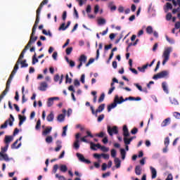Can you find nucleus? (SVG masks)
<instances>
[{
    "mask_svg": "<svg viewBox=\"0 0 180 180\" xmlns=\"http://www.w3.org/2000/svg\"><path fill=\"white\" fill-rule=\"evenodd\" d=\"M29 49L30 47L26 49V46H25V49H22L21 54L19 56L18 60L17 63H15L14 69L13 70L11 74H10L8 82H6V89L3 91L4 94H7V93L9 91V87L11 86V81L13 79L14 75H16L17 71L18 70V65H20V63L21 64V68H26L29 66V64L26 63V60H21L24 58V55L26 53L27 50H28Z\"/></svg>",
    "mask_w": 180,
    "mask_h": 180,
    "instance_id": "obj_1",
    "label": "nucleus"
},
{
    "mask_svg": "<svg viewBox=\"0 0 180 180\" xmlns=\"http://www.w3.org/2000/svg\"><path fill=\"white\" fill-rule=\"evenodd\" d=\"M47 3H49V0H44L42 3L40 4L39 7H38L37 10V18L35 19L34 25L33 26V28L32 29V33L30 34V41H28L27 46H25V51H26L27 49L30 48L31 46L33 44H34L37 40V37H34V35L36 34L37 25H39V15H40V13L41 12L43 6L47 4Z\"/></svg>",
    "mask_w": 180,
    "mask_h": 180,
    "instance_id": "obj_2",
    "label": "nucleus"
},
{
    "mask_svg": "<svg viewBox=\"0 0 180 180\" xmlns=\"http://www.w3.org/2000/svg\"><path fill=\"white\" fill-rule=\"evenodd\" d=\"M172 51V47H167L166 49H165L163 52V55L162 56L163 57V62H162V65H165L167 62L169 60V56L170 53Z\"/></svg>",
    "mask_w": 180,
    "mask_h": 180,
    "instance_id": "obj_3",
    "label": "nucleus"
},
{
    "mask_svg": "<svg viewBox=\"0 0 180 180\" xmlns=\"http://www.w3.org/2000/svg\"><path fill=\"white\" fill-rule=\"evenodd\" d=\"M14 121H15V119H14L13 115L10 114L8 120H6L5 123H4V124L0 126V129H4L7 128L8 127V124H9L10 127L13 126Z\"/></svg>",
    "mask_w": 180,
    "mask_h": 180,
    "instance_id": "obj_4",
    "label": "nucleus"
},
{
    "mask_svg": "<svg viewBox=\"0 0 180 180\" xmlns=\"http://www.w3.org/2000/svg\"><path fill=\"white\" fill-rule=\"evenodd\" d=\"M58 167H59L60 172H62L63 173H65L68 170V167H67L66 165H60L59 167H58V165H53V174L56 173V172L58 169Z\"/></svg>",
    "mask_w": 180,
    "mask_h": 180,
    "instance_id": "obj_5",
    "label": "nucleus"
},
{
    "mask_svg": "<svg viewBox=\"0 0 180 180\" xmlns=\"http://www.w3.org/2000/svg\"><path fill=\"white\" fill-rule=\"evenodd\" d=\"M169 75V72L164 70L160 72V73H158L153 76V79L158 80L159 79L165 78L167 76Z\"/></svg>",
    "mask_w": 180,
    "mask_h": 180,
    "instance_id": "obj_6",
    "label": "nucleus"
},
{
    "mask_svg": "<svg viewBox=\"0 0 180 180\" xmlns=\"http://www.w3.org/2000/svg\"><path fill=\"white\" fill-rule=\"evenodd\" d=\"M172 4L174 7L179 6L172 10V13L176 14V13H180V0H172Z\"/></svg>",
    "mask_w": 180,
    "mask_h": 180,
    "instance_id": "obj_7",
    "label": "nucleus"
},
{
    "mask_svg": "<svg viewBox=\"0 0 180 180\" xmlns=\"http://www.w3.org/2000/svg\"><path fill=\"white\" fill-rule=\"evenodd\" d=\"M118 127L117 126H114L112 128H111L110 126H108V134L110 136H112V134H118Z\"/></svg>",
    "mask_w": 180,
    "mask_h": 180,
    "instance_id": "obj_8",
    "label": "nucleus"
},
{
    "mask_svg": "<svg viewBox=\"0 0 180 180\" xmlns=\"http://www.w3.org/2000/svg\"><path fill=\"white\" fill-rule=\"evenodd\" d=\"M81 134L77 133L75 135V141L73 143V148H75V150H79L80 145H79V138H80Z\"/></svg>",
    "mask_w": 180,
    "mask_h": 180,
    "instance_id": "obj_9",
    "label": "nucleus"
},
{
    "mask_svg": "<svg viewBox=\"0 0 180 180\" xmlns=\"http://www.w3.org/2000/svg\"><path fill=\"white\" fill-rule=\"evenodd\" d=\"M86 134H87V135H85L84 137L81 138V141L88 143L89 142L86 139L87 137L94 138V136H93L92 133H91L90 131H86Z\"/></svg>",
    "mask_w": 180,
    "mask_h": 180,
    "instance_id": "obj_10",
    "label": "nucleus"
},
{
    "mask_svg": "<svg viewBox=\"0 0 180 180\" xmlns=\"http://www.w3.org/2000/svg\"><path fill=\"white\" fill-rule=\"evenodd\" d=\"M76 156L78 158V159H79V160H80V162H84L86 164H91V161L86 160L83 155L77 153H76Z\"/></svg>",
    "mask_w": 180,
    "mask_h": 180,
    "instance_id": "obj_11",
    "label": "nucleus"
},
{
    "mask_svg": "<svg viewBox=\"0 0 180 180\" xmlns=\"http://www.w3.org/2000/svg\"><path fill=\"white\" fill-rule=\"evenodd\" d=\"M117 104H119V103L117 102V98L114 99L113 103L108 105V112H110L113 108H116V106H117Z\"/></svg>",
    "mask_w": 180,
    "mask_h": 180,
    "instance_id": "obj_12",
    "label": "nucleus"
},
{
    "mask_svg": "<svg viewBox=\"0 0 180 180\" xmlns=\"http://www.w3.org/2000/svg\"><path fill=\"white\" fill-rule=\"evenodd\" d=\"M116 99H117V102H118L119 104H122L125 101H130V98H129V97L126 98H123L122 96H120V98H119L118 95H116L115 97L114 98V100H116Z\"/></svg>",
    "mask_w": 180,
    "mask_h": 180,
    "instance_id": "obj_13",
    "label": "nucleus"
},
{
    "mask_svg": "<svg viewBox=\"0 0 180 180\" xmlns=\"http://www.w3.org/2000/svg\"><path fill=\"white\" fill-rule=\"evenodd\" d=\"M54 101H59V98L58 97H53V98H48L47 107L51 108L54 104Z\"/></svg>",
    "mask_w": 180,
    "mask_h": 180,
    "instance_id": "obj_14",
    "label": "nucleus"
},
{
    "mask_svg": "<svg viewBox=\"0 0 180 180\" xmlns=\"http://www.w3.org/2000/svg\"><path fill=\"white\" fill-rule=\"evenodd\" d=\"M12 158H9L7 154L0 153V161L9 162Z\"/></svg>",
    "mask_w": 180,
    "mask_h": 180,
    "instance_id": "obj_15",
    "label": "nucleus"
},
{
    "mask_svg": "<svg viewBox=\"0 0 180 180\" xmlns=\"http://www.w3.org/2000/svg\"><path fill=\"white\" fill-rule=\"evenodd\" d=\"M150 172H151V179H155L157 177V170L155 169V168L150 167Z\"/></svg>",
    "mask_w": 180,
    "mask_h": 180,
    "instance_id": "obj_16",
    "label": "nucleus"
},
{
    "mask_svg": "<svg viewBox=\"0 0 180 180\" xmlns=\"http://www.w3.org/2000/svg\"><path fill=\"white\" fill-rule=\"evenodd\" d=\"M47 88V84L46 82H43L42 83L40 84V86L39 88V91H46Z\"/></svg>",
    "mask_w": 180,
    "mask_h": 180,
    "instance_id": "obj_17",
    "label": "nucleus"
},
{
    "mask_svg": "<svg viewBox=\"0 0 180 180\" xmlns=\"http://www.w3.org/2000/svg\"><path fill=\"white\" fill-rule=\"evenodd\" d=\"M170 124V118H166L164 120L163 122L161 123V127H166Z\"/></svg>",
    "mask_w": 180,
    "mask_h": 180,
    "instance_id": "obj_18",
    "label": "nucleus"
},
{
    "mask_svg": "<svg viewBox=\"0 0 180 180\" xmlns=\"http://www.w3.org/2000/svg\"><path fill=\"white\" fill-rule=\"evenodd\" d=\"M46 120L48 122H52L54 120V113L51 112L49 115H47Z\"/></svg>",
    "mask_w": 180,
    "mask_h": 180,
    "instance_id": "obj_19",
    "label": "nucleus"
},
{
    "mask_svg": "<svg viewBox=\"0 0 180 180\" xmlns=\"http://www.w3.org/2000/svg\"><path fill=\"white\" fill-rule=\"evenodd\" d=\"M13 141V137L11 136H5V143L6 145H9L11 142Z\"/></svg>",
    "mask_w": 180,
    "mask_h": 180,
    "instance_id": "obj_20",
    "label": "nucleus"
},
{
    "mask_svg": "<svg viewBox=\"0 0 180 180\" xmlns=\"http://www.w3.org/2000/svg\"><path fill=\"white\" fill-rule=\"evenodd\" d=\"M56 148H55L56 152H59L60 150L62 148V141H56Z\"/></svg>",
    "mask_w": 180,
    "mask_h": 180,
    "instance_id": "obj_21",
    "label": "nucleus"
},
{
    "mask_svg": "<svg viewBox=\"0 0 180 180\" xmlns=\"http://www.w3.org/2000/svg\"><path fill=\"white\" fill-rule=\"evenodd\" d=\"M114 163L115 164L117 169H119L121 167V160H120L119 158H115L114 159Z\"/></svg>",
    "mask_w": 180,
    "mask_h": 180,
    "instance_id": "obj_22",
    "label": "nucleus"
},
{
    "mask_svg": "<svg viewBox=\"0 0 180 180\" xmlns=\"http://www.w3.org/2000/svg\"><path fill=\"white\" fill-rule=\"evenodd\" d=\"M18 142V140L15 141V143L11 145L12 150L20 148V147L21 146V143H19L18 145L17 146Z\"/></svg>",
    "mask_w": 180,
    "mask_h": 180,
    "instance_id": "obj_23",
    "label": "nucleus"
},
{
    "mask_svg": "<svg viewBox=\"0 0 180 180\" xmlns=\"http://www.w3.org/2000/svg\"><path fill=\"white\" fill-rule=\"evenodd\" d=\"M105 103H102L100 105H98V108L96 109V113L97 112H102L103 110H105Z\"/></svg>",
    "mask_w": 180,
    "mask_h": 180,
    "instance_id": "obj_24",
    "label": "nucleus"
},
{
    "mask_svg": "<svg viewBox=\"0 0 180 180\" xmlns=\"http://www.w3.org/2000/svg\"><path fill=\"white\" fill-rule=\"evenodd\" d=\"M162 89H163V91L165 93H166L167 94H169V89H168V87L167 86L166 82H162Z\"/></svg>",
    "mask_w": 180,
    "mask_h": 180,
    "instance_id": "obj_25",
    "label": "nucleus"
},
{
    "mask_svg": "<svg viewBox=\"0 0 180 180\" xmlns=\"http://www.w3.org/2000/svg\"><path fill=\"white\" fill-rule=\"evenodd\" d=\"M52 127H48L43 131L42 134L43 136H46L47 134H49L51 132Z\"/></svg>",
    "mask_w": 180,
    "mask_h": 180,
    "instance_id": "obj_26",
    "label": "nucleus"
},
{
    "mask_svg": "<svg viewBox=\"0 0 180 180\" xmlns=\"http://www.w3.org/2000/svg\"><path fill=\"white\" fill-rule=\"evenodd\" d=\"M135 174L138 176L141 174V167L140 165H136L135 167Z\"/></svg>",
    "mask_w": 180,
    "mask_h": 180,
    "instance_id": "obj_27",
    "label": "nucleus"
},
{
    "mask_svg": "<svg viewBox=\"0 0 180 180\" xmlns=\"http://www.w3.org/2000/svg\"><path fill=\"white\" fill-rule=\"evenodd\" d=\"M87 57L85 56L84 54L81 55L80 58H79V61L80 63H86Z\"/></svg>",
    "mask_w": 180,
    "mask_h": 180,
    "instance_id": "obj_28",
    "label": "nucleus"
},
{
    "mask_svg": "<svg viewBox=\"0 0 180 180\" xmlns=\"http://www.w3.org/2000/svg\"><path fill=\"white\" fill-rule=\"evenodd\" d=\"M110 89H109V91H108V95H110L112 94V93L113 92V91L115 90V84H113V82L110 83Z\"/></svg>",
    "mask_w": 180,
    "mask_h": 180,
    "instance_id": "obj_29",
    "label": "nucleus"
},
{
    "mask_svg": "<svg viewBox=\"0 0 180 180\" xmlns=\"http://www.w3.org/2000/svg\"><path fill=\"white\" fill-rule=\"evenodd\" d=\"M123 141H124V144H125L126 146H128L131 144V139L124 137Z\"/></svg>",
    "mask_w": 180,
    "mask_h": 180,
    "instance_id": "obj_30",
    "label": "nucleus"
},
{
    "mask_svg": "<svg viewBox=\"0 0 180 180\" xmlns=\"http://www.w3.org/2000/svg\"><path fill=\"white\" fill-rule=\"evenodd\" d=\"M105 23H106V20H105V18L98 19V25H103Z\"/></svg>",
    "mask_w": 180,
    "mask_h": 180,
    "instance_id": "obj_31",
    "label": "nucleus"
},
{
    "mask_svg": "<svg viewBox=\"0 0 180 180\" xmlns=\"http://www.w3.org/2000/svg\"><path fill=\"white\" fill-rule=\"evenodd\" d=\"M40 127H41V121L39 119L37 122V125H35V130H39Z\"/></svg>",
    "mask_w": 180,
    "mask_h": 180,
    "instance_id": "obj_32",
    "label": "nucleus"
},
{
    "mask_svg": "<svg viewBox=\"0 0 180 180\" xmlns=\"http://www.w3.org/2000/svg\"><path fill=\"white\" fill-rule=\"evenodd\" d=\"M105 95L104 93L101 94L100 96V98H98V103H102L105 100Z\"/></svg>",
    "mask_w": 180,
    "mask_h": 180,
    "instance_id": "obj_33",
    "label": "nucleus"
},
{
    "mask_svg": "<svg viewBox=\"0 0 180 180\" xmlns=\"http://www.w3.org/2000/svg\"><path fill=\"white\" fill-rule=\"evenodd\" d=\"M65 120V115L63 114H60L58 117H57V120H58L60 122H63Z\"/></svg>",
    "mask_w": 180,
    "mask_h": 180,
    "instance_id": "obj_34",
    "label": "nucleus"
},
{
    "mask_svg": "<svg viewBox=\"0 0 180 180\" xmlns=\"http://www.w3.org/2000/svg\"><path fill=\"white\" fill-rule=\"evenodd\" d=\"M165 37H166L167 41L169 42L170 44H173L175 43L174 39L172 38H169L168 35H166Z\"/></svg>",
    "mask_w": 180,
    "mask_h": 180,
    "instance_id": "obj_35",
    "label": "nucleus"
},
{
    "mask_svg": "<svg viewBox=\"0 0 180 180\" xmlns=\"http://www.w3.org/2000/svg\"><path fill=\"white\" fill-rule=\"evenodd\" d=\"M155 63V59H153V60H152V62L150 63V64H146L144 65L143 66H142V68L146 70L148 67H151L153 65V64Z\"/></svg>",
    "mask_w": 180,
    "mask_h": 180,
    "instance_id": "obj_36",
    "label": "nucleus"
},
{
    "mask_svg": "<svg viewBox=\"0 0 180 180\" xmlns=\"http://www.w3.org/2000/svg\"><path fill=\"white\" fill-rule=\"evenodd\" d=\"M120 155H122V160H124L125 159L126 151H125L124 149H123V148L120 149Z\"/></svg>",
    "mask_w": 180,
    "mask_h": 180,
    "instance_id": "obj_37",
    "label": "nucleus"
},
{
    "mask_svg": "<svg viewBox=\"0 0 180 180\" xmlns=\"http://www.w3.org/2000/svg\"><path fill=\"white\" fill-rule=\"evenodd\" d=\"M67 131H68V125H65L63 128V133H62L63 137H65V136H67Z\"/></svg>",
    "mask_w": 180,
    "mask_h": 180,
    "instance_id": "obj_38",
    "label": "nucleus"
},
{
    "mask_svg": "<svg viewBox=\"0 0 180 180\" xmlns=\"http://www.w3.org/2000/svg\"><path fill=\"white\" fill-rule=\"evenodd\" d=\"M37 63H39V59L36 58V53H34L32 60V64L34 65Z\"/></svg>",
    "mask_w": 180,
    "mask_h": 180,
    "instance_id": "obj_39",
    "label": "nucleus"
},
{
    "mask_svg": "<svg viewBox=\"0 0 180 180\" xmlns=\"http://www.w3.org/2000/svg\"><path fill=\"white\" fill-rule=\"evenodd\" d=\"M68 28V27L65 26V23L63 22L60 26L59 27V30L65 31Z\"/></svg>",
    "mask_w": 180,
    "mask_h": 180,
    "instance_id": "obj_40",
    "label": "nucleus"
},
{
    "mask_svg": "<svg viewBox=\"0 0 180 180\" xmlns=\"http://www.w3.org/2000/svg\"><path fill=\"white\" fill-rule=\"evenodd\" d=\"M103 119H105V115L101 114V115H98V118H97V122H101Z\"/></svg>",
    "mask_w": 180,
    "mask_h": 180,
    "instance_id": "obj_41",
    "label": "nucleus"
},
{
    "mask_svg": "<svg viewBox=\"0 0 180 180\" xmlns=\"http://www.w3.org/2000/svg\"><path fill=\"white\" fill-rule=\"evenodd\" d=\"M146 31L147 33L149 34H153V27H151V26L147 27V29L146 30Z\"/></svg>",
    "mask_w": 180,
    "mask_h": 180,
    "instance_id": "obj_42",
    "label": "nucleus"
},
{
    "mask_svg": "<svg viewBox=\"0 0 180 180\" xmlns=\"http://www.w3.org/2000/svg\"><path fill=\"white\" fill-rule=\"evenodd\" d=\"M53 141V138L51 136H48L46 138V142L47 143H51Z\"/></svg>",
    "mask_w": 180,
    "mask_h": 180,
    "instance_id": "obj_43",
    "label": "nucleus"
},
{
    "mask_svg": "<svg viewBox=\"0 0 180 180\" xmlns=\"http://www.w3.org/2000/svg\"><path fill=\"white\" fill-rule=\"evenodd\" d=\"M170 103L172 105H179V102L176 98H170Z\"/></svg>",
    "mask_w": 180,
    "mask_h": 180,
    "instance_id": "obj_44",
    "label": "nucleus"
},
{
    "mask_svg": "<svg viewBox=\"0 0 180 180\" xmlns=\"http://www.w3.org/2000/svg\"><path fill=\"white\" fill-rule=\"evenodd\" d=\"M8 144H6L5 147H4L3 148H1V152L0 153H5L7 152L8 150Z\"/></svg>",
    "mask_w": 180,
    "mask_h": 180,
    "instance_id": "obj_45",
    "label": "nucleus"
},
{
    "mask_svg": "<svg viewBox=\"0 0 180 180\" xmlns=\"http://www.w3.org/2000/svg\"><path fill=\"white\" fill-rule=\"evenodd\" d=\"M92 11V7L91 5H87V7H86V13H90Z\"/></svg>",
    "mask_w": 180,
    "mask_h": 180,
    "instance_id": "obj_46",
    "label": "nucleus"
},
{
    "mask_svg": "<svg viewBox=\"0 0 180 180\" xmlns=\"http://www.w3.org/2000/svg\"><path fill=\"white\" fill-rule=\"evenodd\" d=\"M164 144H165V146H166V147L169 146V137H167L166 139H165Z\"/></svg>",
    "mask_w": 180,
    "mask_h": 180,
    "instance_id": "obj_47",
    "label": "nucleus"
},
{
    "mask_svg": "<svg viewBox=\"0 0 180 180\" xmlns=\"http://www.w3.org/2000/svg\"><path fill=\"white\" fill-rule=\"evenodd\" d=\"M66 55L69 56L70 55V53L72 51V47H68V49H66Z\"/></svg>",
    "mask_w": 180,
    "mask_h": 180,
    "instance_id": "obj_48",
    "label": "nucleus"
},
{
    "mask_svg": "<svg viewBox=\"0 0 180 180\" xmlns=\"http://www.w3.org/2000/svg\"><path fill=\"white\" fill-rule=\"evenodd\" d=\"M110 155L111 157L116 158V150L115 149L110 150Z\"/></svg>",
    "mask_w": 180,
    "mask_h": 180,
    "instance_id": "obj_49",
    "label": "nucleus"
},
{
    "mask_svg": "<svg viewBox=\"0 0 180 180\" xmlns=\"http://www.w3.org/2000/svg\"><path fill=\"white\" fill-rule=\"evenodd\" d=\"M71 82H72V79L69 78L68 75H66V76H65V83L71 84Z\"/></svg>",
    "mask_w": 180,
    "mask_h": 180,
    "instance_id": "obj_50",
    "label": "nucleus"
},
{
    "mask_svg": "<svg viewBox=\"0 0 180 180\" xmlns=\"http://www.w3.org/2000/svg\"><path fill=\"white\" fill-rule=\"evenodd\" d=\"M101 157H103L104 160H109L110 158V155L108 154L105 153H101Z\"/></svg>",
    "mask_w": 180,
    "mask_h": 180,
    "instance_id": "obj_51",
    "label": "nucleus"
},
{
    "mask_svg": "<svg viewBox=\"0 0 180 180\" xmlns=\"http://www.w3.org/2000/svg\"><path fill=\"white\" fill-rule=\"evenodd\" d=\"M19 117V122H25L26 120V117L25 116H22L20 115H18Z\"/></svg>",
    "mask_w": 180,
    "mask_h": 180,
    "instance_id": "obj_52",
    "label": "nucleus"
},
{
    "mask_svg": "<svg viewBox=\"0 0 180 180\" xmlns=\"http://www.w3.org/2000/svg\"><path fill=\"white\" fill-rule=\"evenodd\" d=\"M73 84L75 86H80V82L77 79H75V81L73 82Z\"/></svg>",
    "mask_w": 180,
    "mask_h": 180,
    "instance_id": "obj_53",
    "label": "nucleus"
},
{
    "mask_svg": "<svg viewBox=\"0 0 180 180\" xmlns=\"http://www.w3.org/2000/svg\"><path fill=\"white\" fill-rule=\"evenodd\" d=\"M94 62V58H90L89 59L88 63L86 64V67L89 66L91 64H92Z\"/></svg>",
    "mask_w": 180,
    "mask_h": 180,
    "instance_id": "obj_54",
    "label": "nucleus"
},
{
    "mask_svg": "<svg viewBox=\"0 0 180 180\" xmlns=\"http://www.w3.org/2000/svg\"><path fill=\"white\" fill-rule=\"evenodd\" d=\"M96 137L98 138H103L105 136V133H103V131H101V133L96 134V135H95Z\"/></svg>",
    "mask_w": 180,
    "mask_h": 180,
    "instance_id": "obj_55",
    "label": "nucleus"
},
{
    "mask_svg": "<svg viewBox=\"0 0 180 180\" xmlns=\"http://www.w3.org/2000/svg\"><path fill=\"white\" fill-rule=\"evenodd\" d=\"M174 117H176V119L177 120H180V113H179L178 112H174Z\"/></svg>",
    "mask_w": 180,
    "mask_h": 180,
    "instance_id": "obj_56",
    "label": "nucleus"
},
{
    "mask_svg": "<svg viewBox=\"0 0 180 180\" xmlns=\"http://www.w3.org/2000/svg\"><path fill=\"white\" fill-rule=\"evenodd\" d=\"M172 18V13H169L167 14L166 19H167V21L171 20Z\"/></svg>",
    "mask_w": 180,
    "mask_h": 180,
    "instance_id": "obj_57",
    "label": "nucleus"
},
{
    "mask_svg": "<svg viewBox=\"0 0 180 180\" xmlns=\"http://www.w3.org/2000/svg\"><path fill=\"white\" fill-rule=\"evenodd\" d=\"M56 178L58 179L59 180H65V178L63 176H60L59 174H56Z\"/></svg>",
    "mask_w": 180,
    "mask_h": 180,
    "instance_id": "obj_58",
    "label": "nucleus"
},
{
    "mask_svg": "<svg viewBox=\"0 0 180 180\" xmlns=\"http://www.w3.org/2000/svg\"><path fill=\"white\" fill-rule=\"evenodd\" d=\"M134 86L139 89V91H143V87L139 84H134Z\"/></svg>",
    "mask_w": 180,
    "mask_h": 180,
    "instance_id": "obj_59",
    "label": "nucleus"
},
{
    "mask_svg": "<svg viewBox=\"0 0 180 180\" xmlns=\"http://www.w3.org/2000/svg\"><path fill=\"white\" fill-rule=\"evenodd\" d=\"M100 149L103 152H108L109 151V148H106L105 146H101V148Z\"/></svg>",
    "mask_w": 180,
    "mask_h": 180,
    "instance_id": "obj_60",
    "label": "nucleus"
},
{
    "mask_svg": "<svg viewBox=\"0 0 180 180\" xmlns=\"http://www.w3.org/2000/svg\"><path fill=\"white\" fill-rule=\"evenodd\" d=\"M99 12V6L96 5L94 6V14H97Z\"/></svg>",
    "mask_w": 180,
    "mask_h": 180,
    "instance_id": "obj_61",
    "label": "nucleus"
},
{
    "mask_svg": "<svg viewBox=\"0 0 180 180\" xmlns=\"http://www.w3.org/2000/svg\"><path fill=\"white\" fill-rule=\"evenodd\" d=\"M60 79V76L58 74L56 75L55 77L53 78V81H55V82H58Z\"/></svg>",
    "mask_w": 180,
    "mask_h": 180,
    "instance_id": "obj_62",
    "label": "nucleus"
},
{
    "mask_svg": "<svg viewBox=\"0 0 180 180\" xmlns=\"http://www.w3.org/2000/svg\"><path fill=\"white\" fill-rule=\"evenodd\" d=\"M138 132V129L137 128H133L132 130L131 131V134H136Z\"/></svg>",
    "mask_w": 180,
    "mask_h": 180,
    "instance_id": "obj_63",
    "label": "nucleus"
},
{
    "mask_svg": "<svg viewBox=\"0 0 180 180\" xmlns=\"http://www.w3.org/2000/svg\"><path fill=\"white\" fill-rule=\"evenodd\" d=\"M166 7H167V9H172V5L170 3H167Z\"/></svg>",
    "mask_w": 180,
    "mask_h": 180,
    "instance_id": "obj_64",
    "label": "nucleus"
}]
</instances>
